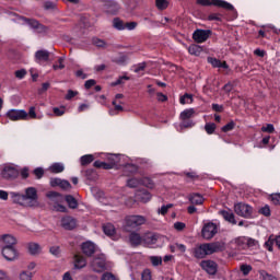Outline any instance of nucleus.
Wrapping results in <instances>:
<instances>
[{
  "label": "nucleus",
  "mask_w": 280,
  "mask_h": 280,
  "mask_svg": "<svg viewBox=\"0 0 280 280\" xmlns=\"http://www.w3.org/2000/svg\"><path fill=\"white\" fill-rule=\"evenodd\" d=\"M10 198L14 205L20 207H38V190L35 187L25 188L24 194L10 192Z\"/></svg>",
  "instance_id": "1"
},
{
  "label": "nucleus",
  "mask_w": 280,
  "mask_h": 280,
  "mask_svg": "<svg viewBox=\"0 0 280 280\" xmlns=\"http://www.w3.org/2000/svg\"><path fill=\"white\" fill-rule=\"evenodd\" d=\"M220 250H222V246L219 243H206L195 247L192 253L196 259H205L208 255H213Z\"/></svg>",
  "instance_id": "2"
},
{
  "label": "nucleus",
  "mask_w": 280,
  "mask_h": 280,
  "mask_svg": "<svg viewBox=\"0 0 280 280\" xmlns=\"http://www.w3.org/2000/svg\"><path fill=\"white\" fill-rule=\"evenodd\" d=\"M90 268L93 272H104V270H106V256H104V254H101L93 258L90 262Z\"/></svg>",
  "instance_id": "3"
},
{
  "label": "nucleus",
  "mask_w": 280,
  "mask_h": 280,
  "mask_svg": "<svg viewBox=\"0 0 280 280\" xmlns=\"http://www.w3.org/2000/svg\"><path fill=\"white\" fill-rule=\"evenodd\" d=\"M19 23H21V25H30V27L32 30H35V32H37L38 34H43V33L47 32V27L45 25L40 24L36 20H30L27 18H20Z\"/></svg>",
  "instance_id": "4"
},
{
  "label": "nucleus",
  "mask_w": 280,
  "mask_h": 280,
  "mask_svg": "<svg viewBox=\"0 0 280 280\" xmlns=\"http://www.w3.org/2000/svg\"><path fill=\"white\" fill-rule=\"evenodd\" d=\"M5 117L11 121H27V112L25 109H9Z\"/></svg>",
  "instance_id": "5"
},
{
  "label": "nucleus",
  "mask_w": 280,
  "mask_h": 280,
  "mask_svg": "<svg viewBox=\"0 0 280 280\" xmlns=\"http://www.w3.org/2000/svg\"><path fill=\"white\" fill-rule=\"evenodd\" d=\"M199 5H215L217 8H223V10H234L233 4L224 0H197Z\"/></svg>",
  "instance_id": "6"
},
{
  "label": "nucleus",
  "mask_w": 280,
  "mask_h": 280,
  "mask_svg": "<svg viewBox=\"0 0 280 280\" xmlns=\"http://www.w3.org/2000/svg\"><path fill=\"white\" fill-rule=\"evenodd\" d=\"M218 233V225L213 222H208L203 225L201 230V235L203 240H213Z\"/></svg>",
  "instance_id": "7"
},
{
  "label": "nucleus",
  "mask_w": 280,
  "mask_h": 280,
  "mask_svg": "<svg viewBox=\"0 0 280 280\" xmlns=\"http://www.w3.org/2000/svg\"><path fill=\"white\" fill-rule=\"evenodd\" d=\"M109 163H114V167L115 165H122L125 167V172H137V165L133 164H122L121 163V159H126V156L124 155H109L108 158Z\"/></svg>",
  "instance_id": "8"
},
{
  "label": "nucleus",
  "mask_w": 280,
  "mask_h": 280,
  "mask_svg": "<svg viewBox=\"0 0 280 280\" xmlns=\"http://www.w3.org/2000/svg\"><path fill=\"white\" fill-rule=\"evenodd\" d=\"M126 228L127 229H137L139 226H142V224L145 222V217L143 215H129L125 220Z\"/></svg>",
  "instance_id": "9"
},
{
  "label": "nucleus",
  "mask_w": 280,
  "mask_h": 280,
  "mask_svg": "<svg viewBox=\"0 0 280 280\" xmlns=\"http://www.w3.org/2000/svg\"><path fill=\"white\" fill-rule=\"evenodd\" d=\"M102 8L106 14H119V10H121V5H119L115 0L103 1Z\"/></svg>",
  "instance_id": "10"
},
{
  "label": "nucleus",
  "mask_w": 280,
  "mask_h": 280,
  "mask_svg": "<svg viewBox=\"0 0 280 280\" xmlns=\"http://www.w3.org/2000/svg\"><path fill=\"white\" fill-rule=\"evenodd\" d=\"M234 211L235 214L240 215L241 218H250V215H253V207L246 203H236L234 206Z\"/></svg>",
  "instance_id": "11"
},
{
  "label": "nucleus",
  "mask_w": 280,
  "mask_h": 280,
  "mask_svg": "<svg viewBox=\"0 0 280 280\" xmlns=\"http://www.w3.org/2000/svg\"><path fill=\"white\" fill-rule=\"evenodd\" d=\"M1 253L7 261L19 259V250L14 246H2Z\"/></svg>",
  "instance_id": "12"
},
{
  "label": "nucleus",
  "mask_w": 280,
  "mask_h": 280,
  "mask_svg": "<svg viewBox=\"0 0 280 280\" xmlns=\"http://www.w3.org/2000/svg\"><path fill=\"white\" fill-rule=\"evenodd\" d=\"M1 174L3 178H16L19 176V168L14 164H5Z\"/></svg>",
  "instance_id": "13"
},
{
  "label": "nucleus",
  "mask_w": 280,
  "mask_h": 280,
  "mask_svg": "<svg viewBox=\"0 0 280 280\" xmlns=\"http://www.w3.org/2000/svg\"><path fill=\"white\" fill-rule=\"evenodd\" d=\"M200 267L208 275H215L218 272V264L213 260H202Z\"/></svg>",
  "instance_id": "14"
},
{
  "label": "nucleus",
  "mask_w": 280,
  "mask_h": 280,
  "mask_svg": "<svg viewBox=\"0 0 280 280\" xmlns=\"http://www.w3.org/2000/svg\"><path fill=\"white\" fill-rule=\"evenodd\" d=\"M211 31L197 30L192 34L195 43H205L209 38Z\"/></svg>",
  "instance_id": "15"
},
{
  "label": "nucleus",
  "mask_w": 280,
  "mask_h": 280,
  "mask_svg": "<svg viewBox=\"0 0 280 280\" xmlns=\"http://www.w3.org/2000/svg\"><path fill=\"white\" fill-rule=\"evenodd\" d=\"M51 187H60V189L69 190L71 189V183L67 179H60L58 177L50 178Z\"/></svg>",
  "instance_id": "16"
},
{
  "label": "nucleus",
  "mask_w": 280,
  "mask_h": 280,
  "mask_svg": "<svg viewBox=\"0 0 280 280\" xmlns=\"http://www.w3.org/2000/svg\"><path fill=\"white\" fill-rule=\"evenodd\" d=\"M18 240L12 234H3L0 235V244L2 246H16Z\"/></svg>",
  "instance_id": "17"
},
{
  "label": "nucleus",
  "mask_w": 280,
  "mask_h": 280,
  "mask_svg": "<svg viewBox=\"0 0 280 280\" xmlns=\"http://www.w3.org/2000/svg\"><path fill=\"white\" fill-rule=\"evenodd\" d=\"M159 242V235L152 232L143 234V245L144 246H154Z\"/></svg>",
  "instance_id": "18"
},
{
  "label": "nucleus",
  "mask_w": 280,
  "mask_h": 280,
  "mask_svg": "<svg viewBox=\"0 0 280 280\" xmlns=\"http://www.w3.org/2000/svg\"><path fill=\"white\" fill-rule=\"evenodd\" d=\"M49 50H37L35 52V62L37 65H43V62H47L49 60Z\"/></svg>",
  "instance_id": "19"
},
{
  "label": "nucleus",
  "mask_w": 280,
  "mask_h": 280,
  "mask_svg": "<svg viewBox=\"0 0 280 280\" xmlns=\"http://www.w3.org/2000/svg\"><path fill=\"white\" fill-rule=\"evenodd\" d=\"M77 222L75 219L71 218V217H66L63 219H61V226L62 229H66L67 231H71L73 229H75L77 226Z\"/></svg>",
  "instance_id": "20"
},
{
  "label": "nucleus",
  "mask_w": 280,
  "mask_h": 280,
  "mask_svg": "<svg viewBox=\"0 0 280 280\" xmlns=\"http://www.w3.org/2000/svg\"><path fill=\"white\" fill-rule=\"evenodd\" d=\"M208 62L211 65L214 69H229V65L226 61H221L218 58L208 57Z\"/></svg>",
  "instance_id": "21"
},
{
  "label": "nucleus",
  "mask_w": 280,
  "mask_h": 280,
  "mask_svg": "<svg viewBox=\"0 0 280 280\" xmlns=\"http://www.w3.org/2000/svg\"><path fill=\"white\" fill-rule=\"evenodd\" d=\"M82 253L88 257H91L95 253V244L93 242H85L81 246Z\"/></svg>",
  "instance_id": "22"
},
{
  "label": "nucleus",
  "mask_w": 280,
  "mask_h": 280,
  "mask_svg": "<svg viewBox=\"0 0 280 280\" xmlns=\"http://www.w3.org/2000/svg\"><path fill=\"white\" fill-rule=\"evenodd\" d=\"M275 245L280 249V235L276 237L270 236L269 240L265 242V248L270 253H272V246Z\"/></svg>",
  "instance_id": "23"
},
{
  "label": "nucleus",
  "mask_w": 280,
  "mask_h": 280,
  "mask_svg": "<svg viewBox=\"0 0 280 280\" xmlns=\"http://www.w3.org/2000/svg\"><path fill=\"white\" fill-rule=\"evenodd\" d=\"M129 242L131 246H141V244H143V235L141 236V234L132 232L129 235Z\"/></svg>",
  "instance_id": "24"
},
{
  "label": "nucleus",
  "mask_w": 280,
  "mask_h": 280,
  "mask_svg": "<svg viewBox=\"0 0 280 280\" xmlns=\"http://www.w3.org/2000/svg\"><path fill=\"white\" fill-rule=\"evenodd\" d=\"M136 199L139 200V202H150L152 195L148 190H140L136 194Z\"/></svg>",
  "instance_id": "25"
},
{
  "label": "nucleus",
  "mask_w": 280,
  "mask_h": 280,
  "mask_svg": "<svg viewBox=\"0 0 280 280\" xmlns=\"http://www.w3.org/2000/svg\"><path fill=\"white\" fill-rule=\"evenodd\" d=\"M47 198H49L51 205H58L60 202H62L63 198L62 195H60V192H56V191H49L48 194H46Z\"/></svg>",
  "instance_id": "26"
},
{
  "label": "nucleus",
  "mask_w": 280,
  "mask_h": 280,
  "mask_svg": "<svg viewBox=\"0 0 280 280\" xmlns=\"http://www.w3.org/2000/svg\"><path fill=\"white\" fill-rule=\"evenodd\" d=\"M220 215L226 221L230 222V224H237V221L235 220V214L229 210H221Z\"/></svg>",
  "instance_id": "27"
},
{
  "label": "nucleus",
  "mask_w": 280,
  "mask_h": 280,
  "mask_svg": "<svg viewBox=\"0 0 280 280\" xmlns=\"http://www.w3.org/2000/svg\"><path fill=\"white\" fill-rule=\"evenodd\" d=\"M75 270H82V268L86 267V259L84 257L75 255L73 259Z\"/></svg>",
  "instance_id": "28"
},
{
  "label": "nucleus",
  "mask_w": 280,
  "mask_h": 280,
  "mask_svg": "<svg viewBox=\"0 0 280 280\" xmlns=\"http://www.w3.org/2000/svg\"><path fill=\"white\" fill-rule=\"evenodd\" d=\"M188 200L191 205H202V202H205V197L200 194L194 192L188 196Z\"/></svg>",
  "instance_id": "29"
},
{
  "label": "nucleus",
  "mask_w": 280,
  "mask_h": 280,
  "mask_svg": "<svg viewBox=\"0 0 280 280\" xmlns=\"http://www.w3.org/2000/svg\"><path fill=\"white\" fill-rule=\"evenodd\" d=\"M27 249L31 255H40L43 247L38 243H28Z\"/></svg>",
  "instance_id": "30"
},
{
  "label": "nucleus",
  "mask_w": 280,
  "mask_h": 280,
  "mask_svg": "<svg viewBox=\"0 0 280 280\" xmlns=\"http://www.w3.org/2000/svg\"><path fill=\"white\" fill-rule=\"evenodd\" d=\"M194 115H196V109L187 108L180 113L179 119H182V121H187V119H191Z\"/></svg>",
  "instance_id": "31"
},
{
  "label": "nucleus",
  "mask_w": 280,
  "mask_h": 280,
  "mask_svg": "<svg viewBox=\"0 0 280 280\" xmlns=\"http://www.w3.org/2000/svg\"><path fill=\"white\" fill-rule=\"evenodd\" d=\"M48 170L51 172V174H62V172H65V164L52 163Z\"/></svg>",
  "instance_id": "32"
},
{
  "label": "nucleus",
  "mask_w": 280,
  "mask_h": 280,
  "mask_svg": "<svg viewBox=\"0 0 280 280\" xmlns=\"http://www.w3.org/2000/svg\"><path fill=\"white\" fill-rule=\"evenodd\" d=\"M234 244H236L238 248H248V236H241L235 238Z\"/></svg>",
  "instance_id": "33"
},
{
  "label": "nucleus",
  "mask_w": 280,
  "mask_h": 280,
  "mask_svg": "<svg viewBox=\"0 0 280 280\" xmlns=\"http://www.w3.org/2000/svg\"><path fill=\"white\" fill-rule=\"evenodd\" d=\"M103 231L108 237H113V235H115L116 233L115 225H113V223H107L103 225Z\"/></svg>",
  "instance_id": "34"
},
{
  "label": "nucleus",
  "mask_w": 280,
  "mask_h": 280,
  "mask_svg": "<svg viewBox=\"0 0 280 280\" xmlns=\"http://www.w3.org/2000/svg\"><path fill=\"white\" fill-rule=\"evenodd\" d=\"M113 27H115V30H118L119 32H122L124 30H126V22L119 20V18H115L113 20Z\"/></svg>",
  "instance_id": "35"
},
{
  "label": "nucleus",
  "mask_w": 280,
  "mask_h": 280,
  "mask_svg": "<svg viewBox=\"0 0 280 280\" xmlns=\"http://www.w3.org/2000/svg\"><path fill=\"white\" fill-rule=\"evenodd\" d=\"M112 104L114 106V109H109V115H112V117L124 110V107L118 104L117 100H114Z\"/></svg>",
  "instance_id": "36"
},
{
  "label": "nucleus",
  "mask_w": 280,
  "mask_h": 280,
  "mask_svg": "<svg viewBox=\"0 0 280 280\" xmlns=\"http://www.w3.org/2000/svg\"><path fill=\"white\" fill-rule=\"evenodd\" d=\"M188 52L191 55V56H200V54H202V47L196 45V44H192L188 47Z\"/></svg>",
  "instance_id": "37"
},
{
  "label": "nucleus",
  "mask_w": 280,
  "mask_h": 280,
  "mask_svg": "<svg viewBox=\"0 0 280 280\" xmlns=\"http://www.w3.org/2000/svg\"><path fill=\"white\" fill-rule=\"evenodd\" d=\"M179 103L185 106V104H194V95L186 93L179 98Z\"/></svg>",
  "instance_id": "38"
},
{
  "label": "nucleus",
  "mask_w": 280,
  "mask_h": 280,
  "mask_svg": "<svg viewBox=\"0 0 280 280\" xmlns=\"http://www.w3.org/2000/svg\"><path fill=\"white\" fill-rule=\"evenodd\" d=\"M114 62L117 65H126V62H128V55L120 52L118 56L114 57Z\"/></svg>",
  "instance_id": "39"
},
{
  "label": "nucleus",
  "mask_w": 280,
  "mask_h": 280,
  "mask_svg": "<svg viewBox=\"0 0 280 280\" xmlns=\"http://www.w3.org/2000/svg\"><path fill=\"white\" fill-rule=\"evenodd\" d=\"M66 202L70 209H78V200H75V197L71 195L66 196Z\"/></svg>",
  "instance_id": "40"
},
{
  "label": "nucleus",
  "mask_w": 280,
  "mask_h": 280,
  "mask_svg": "<svg viewBox=\"0 0 280 280\" xmlns=\"http://www.w3.org/2000/svg\"><path fill=\"white\" fill-rule=\"evenodd\" d=\"M95 161V156L93 154H86L81 156V165H89Z\"/></svg>",
  "instance_id": "41"
},
{
  "label": "nucleus",
  "mask_w": 280,
  "mask_h": 280,
  "mask_svg": "<svg viewBox=\"0 0 280 280\" xmlns=\"http://www.w3.org/2000/svg\"><path fill=\"white\" fill-rule=\"evenodd\" d=\"M140 184L144 187H148L149 189H154V182H152L150 177H143L142 179H140Z\"/></svg>",
  "instance_id": "42"
},
{
  "label": "nucleus",
  "mask_w": 280,
  "mask_h": 280,
  "mask_svg": "<svg viewBox=\"0 0 280 280\" xmlns=\"http://www.w3.org/2000/svg\"><path fill=\"white\" fill-rule=\"evenodd\" d=\"M27 119H43V116L36 115V107L32 106L28 109Z\"/></svg>",
  "instance_id": "43"
},
{
  "label": "nucleus",
  "mask_w": 280,
  "mask_h": 280,
  "mask_svg": "<svg viewBox=\"0 0 280 280\" xmlns=\"http://www.w3.org/2000/svg\"><path fill=\"white\" fill-rule=\"evenodd\" d=\"M155 5L158 10H167L170 2L167 0H155Z\"/></svg>",
  "instance_id": "44"
},
{
  "label": "nucleus",
  "mask_w": 280,
  "mask_h": 280,
  "mask_svg": "<svg viewBox=\"0 0 280 280\" xmlns=\"http://www.w3.org/2000/svg\"><path fill=\"white\" fill-rule=\"evenodd\" d=\"M247 248H259V241L247 236Z\"/></svg>",
  "instance_id": "45"
},
{
  "label": "nucleus",
  "mask_w": 280,
  "mask_h": 280,
  "mask_svg": "<svg viewBox=\"0 0 280 280\" xmlns=\"http://www.w3.org/2000/svg\"><path fill=\"white\" fill-rule=\"evenodd\" d=\"M34 275L32 271H21L19 275L20 280H32Z\"/></svg>",
  "instance_id": "46"
},
{
  "label": "nucleus",
  "mask_w": 280,
  "mask_h": 280,
  "mask_svg": "<svg viewBox=\"0 0 280 280\" xmlns=\"http://www.w3.org/2000/svg\"><path fill=\"white\" fill-rule=\"evenodd\" d=\"M149 259L152 266H161V264H163V258L161 256H151Z\"/></svg>",
  "instance_id": "47"
},
{
  "label": "nucleus",
  "mask_w": 280,
  "mask_h": 280,
  "mask_svg": "<svg viewBox=\"0 0 280 280\" xmlns=\"http://www.w3.org/2000/svg\"><path fill=\"white\" fill-rule=\"evenodd\" d=\"M128 80H130V77L128 75L119 77L115 82L112 83V86H119V84H124V82Z\"/></svg>",
  "instance_id": "48"
},
{
  "label": "nucleus",
  "mask_w": 280,
  "mask_h": 280,
  "mask_svg": "<svg viewBox=\"0 0 280 280\" xmlns=\"http://www.w3.org/2000/svg\"><path fill=\"white\" fill-rule=\"evenodd\" d=\"M205 130L207 135H213V132H215V124L213 122L206 124Z\"/></svg>",
  "instance_id": "49"
},
{
  "label": "nucleus",
  "mask_w": 280,
  "mask_h": 280,
  "mask_svg": "<svg viewBox=\"0 0 280 280\" xmlns=\"http://www.w3.org/2000/svg\"><path fill=\"white\" fill-rule=\"evenodd\" d=\"M139 185H141V179L131 178L127 182V186L131 188L139 187Z\"/></svg>",
  "instance_id": "50"
},
{
  "label": "nucleus",
  "mask_w": 280,
  "mask_h": 280,
  "mask_svg": "<svg viewBox=\"0 0 280 280\" xmlns=\"http://www.w3.org/2000/svg\"><path fill=\"white\" fill-rule=\"evenodd\" d=\"M92 43H93V45H95V47H101V48L106 47V42H104L103 39H100L97 37H94L92 39Z\"/></svg>",
  "instance_id": "51"
},
{
  "label": "nucleus",
  "mask_w": 280,
  "mask_h": 280,
  "mask_svg": "<svg viewBox=\"0 0 280 280\" xmlns=\"http://www.w3.org/2000/svg\"><path fill=\"white\" fill-rule=\"evenodd\" d=\"M58 62H59V66L58 65L52 66L54 71H58V69H65V57H59Z\"/></svg>",
  "instance_id": "52"
},
{
  "label": "nucleus",
  "mask_w": 280,
  "mask_h": 280,
  "mask_svg": "<svg viewBox=\"0 0 280 280\" xmlns=\"http://www.w3.org/2000/svg\"><path fill=\"white\" fill-rule=\"evenodd\" d=\"M142 280H152V271L150 269H144L141 273Z\"/></svg>",
  "instance_id": "53"
},
{
  "label": "nucleus",
  "mask_w": 280,
  "mask_h": 280,
  "mask_svg": "<svg viewBox=\"0 0 280 280\" xmlns=\"http://www.w3.org/2000/svg\"><path fill=\"white\" fill-rule=\"evenodd\" d=\"M26 75H27V70L25 69H20L15 71V78H18V80H23V78H25Z\"/></svg>",
  "instance_id": "54"
},
{
  "label": "nucleus",
  "mask_w": 280,
  "mask_h": 280,
  "mask_svg": "<svg viewBox=\"0 0 280 280\" xmlns=\"http://www.w3.org/2000/svg\"><path fill=\"white\" fill-rule=\"evenodd\" d=\"M52 113L56 117H62L65 115V107H54Z\"/></svg>",
  "instance_id": "55"
},
{
  "label": "nucleus",
  "mask_w": 280,
  "mask_h": 280,
  "mask_svg": "<svg viewBox=\"0 0 280 280\" xmlns=\"http://www.w3.org/2000/svg\"><path fill=\"white\" fill-rule=\"evenodd\" d=\"M172 207H173L172 203H168L166 206H162L159 209L158 213H160L161 215H165V213H167V211H170V209H172Z\"/></svg>",
  "instance_id": "56"
},
{
  "label": "nucleus",
  "mask_w": 280,
  "mask_h": 280,
  "mask_svg": "<svg viewBox=\"0 0 280 280\" xmlns=\"http://www.w3.org/2000/svg\"><path fill=\"white\" fill-rule=\"evenodd\" d=\"M137 22H125V30L132 32V30H137Z\"/></svg>",
  "instance_id": "57"
},
{
  "label": "nucleus",
  "mask_w": 280,
  "mask_h": 280,
  "mask_svg": "<svg viewBox=\"0 0 280 280\" xmlns=\"http://www.w3.org/2000/svg\"><path fill=\"white\" fill-rule=\"evenodd\" d=\"M171 248H176L177 250H179V253H185V250H187V246L180 243H175L173 246H171Z\"/></svg>",
  "instance_id": "58"
},
{
  "label": "nucleus",
  "mask_w": 280,
  "mask_h": 280,
  "mask_svg": "<svg viewBox=\"0 0 280 280\" xmlns=\"http://www.w3.org/2000/svg\"><path fill=\"white\" fill-rule=\"evenodd\" d=\"M233 128H235V122L231 121L229 124H226L225 126L222 127V131L223 132H231V130H233Z\"/></svg>",
  "instance_id": "59"
},
{
  "label": "nucleus",
  "mask_w": 280,
  "mask_h": 280,
  "mask_svg": "<svg viewBox=\"0 0 280 280\" xmlns=\"http://www.w3.org/2000/svg\"><path fill=\"white\" fill-rule=\"evenodd\" d=\"M260 276L262 277V280H277V277L269 275L266 271H261Z\"/></svg>",
  "instance_id": "60"
},
{
  "label": "nucleus",
  "mask_w": 280,
  "mask_h": 280,
  "mask_svg": "<svg viewBox=\"0 0 280 280\" xmlns=\"http://www.w3.org/2000/svg\"><path fill=\"white\" fill-rule=\"evenodd\" d=\"M270 200L273 205H280V194H272Z\"/></svg>",
  "instance_id": "61"
},
{
  "label": "nucleus",
  "mask_w": 280,
  "mask_h": 280,
  "mask_svg": "<svg viewBox=\"0 0 280 280\" xmlns=\"http://www.w3.org/2000/svg\"><path fill=\"white\" fill-rule=\"evenodd\" d=\"M49 253H51L55 257H58L60 255V246L50 247Z\"/></svg>",
  "instance_id": "62"
},
{
  "label": "nucleus",
  "mask_w": 280,
  "mask_h": 280,
  "mask_svg": "<svg viewBox=\"0 0 280 280\" xmlns=\"http://www.w3.org/2000/svg\"><path fill=\"white\" fill-rule=\"evenodd\" d=\"M34 175L36 176V178H40L42 176L45 175V171L42 167H37L34 170Z\"/></svg>",
  "instance_id": "63"
},
{
  "label": "nucleus",
  "mask_w": 280,
  "mask_h": 280,
  "mask_svg": "<svg viewBox=\"0 0 280 280\" xmlns=\"http://www.w3.org/2000/svg\"><path fill=\"white\" fill-rule=\"evenodd\" d=\"M101 280H116V278L113 273L106 272L102 276Z\"/></svg>",
  "instance_id": "64"
}]
</instances>
